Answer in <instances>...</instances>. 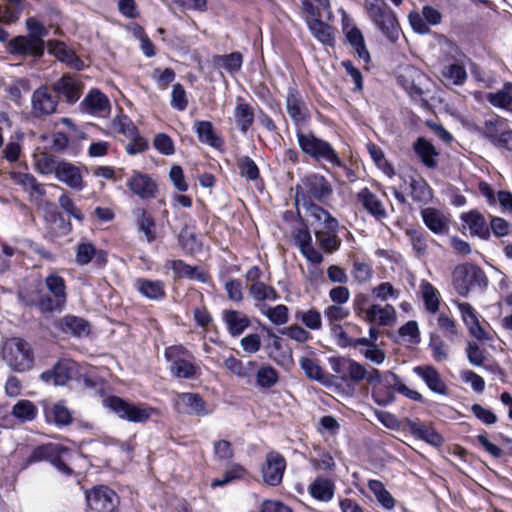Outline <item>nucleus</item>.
I'll return each instance as SVG.
<instances>
[{
  "mask_svg": "<svg viewBox=\"0 0 512 512\" xmlns=\"http://www.w3.org/2000/svg\"><path fill=\"white\" fill-rule=\"evenodd\" d=\"M452 284L459 295L466 297L472 290L486 287L487 278L478 266L465 263L454 268Z\"/></svg>",
  "mask_w": 512,
  "mask_h": 512,
  "instance_id": "nucleus-5",
  "label": "nucleus"
},
{
  "mask_svg": "<svg viewBox=\"0 0 512 512\" xmlns=\"http://www.w3.org/2000/svg\"><path fill=\"white\" fill-rule=\"evenodd\" d=\"M127 186L143 200L152 199L156 196L157 185L147 174L135 172L128 180Z\"/></svg>",
  "mask_w": 512,
  "mask_h": 512,
  "instance_id": "nucleus-18",
  "label": "nucleus"
},
{
  "mask_svg": "<svg viewBox=\"0 0 512 512\" xmlns=\"http://www.w3.org/2000/svg\"><path fill=\"white\" fill-rule=\"evenodd\" d=\"M212 63L216 68H223L233 75L240 71L243 64V57L239 52H232L227 55H215L212 58Z\"/></svg>",
  "mask_w": 512,
  "mask_h": 512,
  "instance_id": "nucleus-45",
  "label": "nucleus"
},
{
  "mask_svg": "<svg viewBox=\"0 0 512 512\" xmlns=\"http://www.w3.org/2000/svg\"><path fill=\"white\" fill-rule=\"evenodd\" d=\"M222 319L233 337L241 335L250 326V319L240 311L225 310L222 313Z\"/></svg>",
  "mask_w": 512,
  "mask_h": 512,
  "instance_id": "nucleus-31",
  "label": "nucleus"
},
{
  "mask_svg": "<svg viewBox=\"0 0 512 512\" xmlns=\"http://www.w3.org/2000/svg\"><path fill=\"white\" fill-rule=\"evenodd\" d=\"M239 174L246 179L253 181L259 178V168L255 161L249 156H241L237 159Z\"/></svg>",
  "mask_w": 512,
  "mask_h": 512,
  "instance_id": "nucleus-62",
  "label": "nucleus"
},
{
  "mask_svg": "<svg viewBox=\"0 0 512 512\" xmlns=\"http://www.w3.org/2000/svg\"><path fill=\"white\" fill-rule=\"evenodd\" d=\"M363 320L379 326H390L396 320V311L392 305H379L372 304L369 306L366 315L363 316Z\"/></svg>",
  "mask_w": 512,
  "mask_h": 512,
  "instance_id": "nucleus-23",
  "label": "nucleus"
},
{
  "mask_svg": "<svg viewBox=\"0 0 512 512\" xmlns=\"http://www.w3.org/2000/svg\"><path fill=\"white\" fill-rule=\"evenodd\" d=\"M165 267L171 268L177 278H188L206 282L207 275L198 269L197 266H190L182 260H167Z\"/></svg>",
  "mask_w": 512,
  "mask_h": 512,
  "instance_id": "nucleus-34",
  "label": "nucleus"
},
{
  "mask_svg": "<svg viewBox=\"0 0 512 512\" xmlns=\"http://www.w3.org/2000/svg\"><path fill=\"white\" fill-rule=\"evenodd\" d=\"M44 50V46H41L29 36H17L8 43V51L13 55L40 57Z\"/></svg>",
  "mask_w": 512,
  "mask_h": 512,
  "instance_id": "nucleus-20",
  "label": "nucleus"
},
{
  "mask_svg": "<svg viewBox=\"0 0 512 512\" xmlns=\"http://www.w3.org/2000/svg\"><path fill=\"white\" fill-rule=\"evenodd\" d=\"M81 107L89 114L107 116L110 112V102L105 94L99 90L90 91L82 100Z\"/></svg>",
  "mask_w": 512,
  "mask_h": 512,
  "instance_id": "nucleus-22",
  "label": "nucleus"
},
{
  "mask_svg": "<svg viewBox=\"0 0 512 512\" xmlns=\"http://www.w3.org/2000/svg\"><path fill=\"white\" fill-rule=\"evenodd\" d=\"M346 38L358 57L367 63L370 60V54L366 48L362 32L357 27H352L346 32Z\"/></svg>",
  "mask_w": 512,
  "mask_h": 512,
  "instance_id": "nucleus-53",
  "label": "nucleus"
},
{
  "mask_svg": "<svg viewBox=\"0 0 512 512\" xmlns=\"http://www.w3.org/2000/svg\"><path fill=\"white\" fill-rule=\"evenodd\" d=\"M32 113L36 117L50 115L56 111L58 96L47 86L36 89L31 97Z\"/></svg>",
  "mask_w": 512,
  "mask_h": 512,
  "instance_id": "nucleus-12",
  "label": "nucleus"
},
{
  "mask_svg": "<svg viewBox=\"0 0 512 512\" xmlns=\"http://www.w3.org/2000/svg\"><path fill=\"white\" fill-rule=\"evenodd\" d=\"M26 28L28 36L38 44L45 47L44 38L48 35V29L34 17L26 19Z\"/></svg>",
  "mask_w": 512,
  "mask_h": 512,
  "instance_id": "nucleus-61",
  "label": "nucleus"
},
{
  "mask_svg": "<svg viewBox=\"0 0 512 512\" xmlns=\"http://www.w3.org/2000/svg\"><path fill=\"white\" fill-rule=\"evenodd\" d=\"M164 357L170 363V373L176 378L193 379L200 372L194 355L182 345L167 347Z\"/></svg>",
  "mask_w": 512,
  "mask_h": 512,
  "instance_id": "nucleus-3",
  "label": "nucleus"
},
{
  "mask_svg": "<svg viewBox=\"0 0 512 512\" xmlns=\"http://www.w3.org/2000/svg\"><path fill=\"white\" fill-rule=\"evenodd\" d=\"M103 405L119 419L132 423H145L156 413V410L146 403L130 402L118 396L105 398Z\"/></svg>",
  "mask_w": 512,
  "mask_h": 512,
  "instance_id": "nucleus-2",
  "label": "nucleus"
},
{
  "mask_svg": "<svg viewBox=\"0 0 512 512\" xmlns=\"http://www.w3.org/2000/svg\"><path fill=\"white\" fill-rule=\"evenodd\" d=\"M466 78V70L459 63L448 64L441 71V79L447 85H462Z\"/></svg>",
  "mask_w": 512,
  "mask_h": 512,
  "instance_id": "nucleus-50",
  "label": "nucleus"
},
{
  "mask_svg": "<svg viewBox=\"0 0 512 512\" xmlns=\"http://www.w3.org/2000/svg\"><path fill=\"white\" fill-rule=\"evenodd\" d=\"M409 431L417 438L434 446L441 445L443 439L430 425L418 420H407Z\"/></svg>",
  "mask_w": 512,
  "mask_h": 512,
  "instance_id": "nucleus-33",
  "label": "nucleus"
},
{
  "mask_svg": "<svg viewBox=\"0 0 512 512\" xmlns=\"http://www.w3.org/2000/svg\"><path fill=\"white\" fill-rule=\"evenodd\" d=\"M506 121L500 117H491L485 120L483 134L492 143L496 144L500 136L505 132Z\"/></svg>",
  "mask_w": 512,
  "mask_h": 512,
  "instance_id": "nucleus-55",
  "label": "nucleus"
},
{
  "mask_svg": "<svg viewBox=\"0 0 512 512\" xmlns=\"http://www.w3.org/2000/svg\"><path fill=\"white\" fill-rule=\"evenodd\" d=\"M426 80L425 74L414 66L405 65L399 68L397 82L411 98H422Z\"/></svg>",
  "mask_w": 512,
  "mask_h": 512,
  "instance_id": "nucleus-9",
  "label": "nucleus"
},
{
  "mask_svg": "<svg viewBox=\"0 0 512 512\" xmlns=\"http://www.w3.org/2000/svg\"><path fill=\"white\" fill-rule=\"evenodd\" d=\"M421 290L425 307L428 312L435 314L439 309L440 293L429 282L421 284Z\"/></svg>",
  "mask_w": 512,
  "mask_h": 512,
  "instance_id": "nucleus-58",
  "label": "nucleus"
},
{
  "mask_svg": "<svg viewBox=\"0 0 512 512\" xmlns=\"http://www.w3.org/2000/svg\"><path fill=\"white\" fill-rule=\"evenodd\" d=\"M255 378L258 387L269 389L278 382L279 375L273 367L264 365L257 370Z\"/></svg>",
  "mask_w": 512,
  "mask_h": 512,
  "instance_id": "nucleus-57",
  "label": "nucleus"
},
{
  "mask_svg": "<svg viewBox=\"0 0 512 512\" xmlns=\"http://www.w3.org/2000/svg\"><path fill=\"white\" fill-rule=\"evenodd\" d=\"M296 205H300L301 196L303 198V202L311 203L310 201L305 199L307 196L310 199L316 200H324L328 198L332 193V187L327 179L318 174H312L307 176L302 184L297 186L296 188ZM304 206V203H302Z\"/></svg>",
  "mask_w": 512,
  "mask_h": 512,
  "instance_id": "nucleus-8",
  "label": "nucleus"
},
{
  "mask_svg": "<svg viewBox=\"0 0 512 512\" xmlns=\"http://www.w3.org/2000/svg\"><path fill=\"white\" fill-rule=\"evenodd\" d=\"M414 150L423 164L428 168L436 166L435 157L438 155L434 146L424 138H418L414 144Z\"/></svg>",
  "mask_w": 512,
  "mask_h": 512,
  "instance_id": "nucleus-52",
  "label": "nucleus"
},
{
  "mask_svg": "<svg viewBox=\"0 0 512 512\" xmlns=\"http://www.w3.org/2000/svg\"><path fill=\"white\" fill-rule=\"evenodd\" d=\"M464 227L468 228L470 234L481 239H488L490 235L489 226L484 216L477 211H470L461 215Z\"/></svg>",
  "mask_w": 512,
  "mask_h": 512,
  "instance_id": "nucleus-29",
  "label": "nucleus"
},
{
  "mask_svg": "<svg viewBox=\"0 0 512 512\" xmlns=\"http://www.w3.org/2000/svg\"><path fill=\"white\" fill-rule=\"evenodd\" d=\"M409 185L411 188V197L414 201L427 204L432 200V189L423 178H411Z\"/></svg>",
  "mask_w": 512,
  "mask_h": 512,
  "instance_id": "nucleus-51",
  "label": "nucleus"
},
{
  "mask_svg": "<svg viewBox=\"0 0 512 512\" xmlns=\"http://www.w3.org/2000/svg\"><path fill=\"white\" fill-rule=\"evenodd\" d=\"M112 128L128 138H135L137 128L134 123L125 115L117 116L112 121Z\"/></svg>",
  "mask_w": 512,
  "mask_h": 512,
  "instance_id": "nucleus-64",
  "label": "nucleus"
},
{
  "mask_svg": "<svg viewBox=\"0 0 512 512\" xmlns=\"http://www.w3.org/2000/svg\"><path fill=\"white\" fill-rule=\"evenodd\" d=\"M88 506L94 512H113L118 505L117 494L107 486H98L86 494Z\"/></svg>",
  "mask_w": 512,
  "mask_h": 512,
  "instance_id": "nucleus-10",
  "label": "nucleus"
},
{
  "mask_svg": "<svg viewBox=\"0 0 512 512\" xmlns=\"http://www.w3.org/2000/svg\"><path fill=\"white\" fill-rule=\"evenodd\" d=\"M457 307L469 333L477 340H488V333L481 327L476 310L467 302H459Z\"/></svg>",
  "mask_w": 512,
  "mask_h": 512,
  "instance_id": "nucleus-17",
  "label": "nucleus"
},
{
  "mask_svg": "<svg viewBox=\"0 0 512 512\" xmlns=\"http://www.w3.org/2000/svg\"><path fill=\"white\" fill-rule=\"evenodd\" d=\"M300 366L308 378L316 380L320 383H327L328 376L325 374L316 360L303 357L300 360Z\"/></svg>",
  "mask_w": 512,
  "mask_h": 512,
  "instance_id": "nucleus-56",
  "label": "nucleus"
},
{
  "mask_svg": "<svg viewBox=\"0 0 512 512\" xmlns=\"http://www.w3.org/2000/svg\"><path fill=\"white\" fill-rule=\"evenodd\" d=\"M45 417L48 423L56 426H67L72 422V414L63 402L54 403L44 408Z\"/></svg>",
  "mask_w": 512,
  "mask_h": 512,
  "instance_id": "nucleus-36",
  "label": "nucleus"
},
{
  "mask_svg": "<svg viewBox=\"0 0 512 512\" xmlns=\"http://www.w3.org/2000/svg\"><path fill=\"white\" fill-rule=\"evenodd\" d=\"M60 327L64 332L71 333L74 336H85L90 332L89 323L83 318L67 315L60 321Z\"/></svg>",
  "mask_w": 512,
  "mask_h": 512,
  "instance_id": "nucleus-49",
  "label": "nucleus"
},
{
  "mask_svg": "<svg viewBox=\"0 0 512 512\" xmlns=\"http://www.w3.org/2000/svg\"><path fill=\"white\" fill-rule=\"evenodd\" d=\"M308 491L316 500L328 502L334 495V484L329 479L317 477L309 485Z\"/></svg>",
  "mask_w": 512,
  "mask_h": 512,
  "instance_id": "nucleus-42",
  "label": "nucleus"
},
{
  "mask_svg": "<svg viewBox=\"0 0 512 512\" xmlns=\"http://www.w3.org/2000/svg\"><path fill=\"white\" fill-rule=\"evenodd\" d=\"M325 19H312L306 21L312 35L324 45L334 44V30L324 22Z\"/></svg>",
  "mask_w": 512,
  "mask_h": 512,
  "instance_id": "nucleus-39",
  "label": "nucleus"
},
{
  "mask_svg": "<svg viewBox=\"0 0 512 512\" xmlns=\"http://www.w3.org/2000/svg\"><path fill=\"white\" fill-rule=\"evenodd\" d=\"M249 294L255 301V307L257 309L260 303L266 304V301L274 302L280 298L278 292L272 286L266 285L264 282L251 283Z\"/></svg>",
  "mask_w": 512,
  "mask_h": 512,
  "instance_id": "nucleus-37",
  "label": "nucleus"
},
{
  "mask_svg": "<svg viewBox=\"0 0 512 512\" xmlns=\"http://www.w3.org/2000/svg\"><path fill=\"white\" fill-rule=\"evenodd\" d=\"M294 241L301 254L309 262L314 265H319L323 262V255L314 247L311 233L307 228L297 229L294 233Z\"/></svg>",
  "mask_w": 512,
  "mask_h": 512,
  "instance_id": "nucleus-15",
  "label": "nucleus"
},
{
  "mask_svg": "<svg viewBox=\"0 0 512 512\" xmlns=\"http://www.w3.org/2000/svg\"><path fill=\"white\" fill-rule=\"evenodd\" d=\"M45 284L52 296H41L37 302L39 308L46 312L62 310L66 303V285L64 279L57 273H50Z\"/></svg>",
  "mask_w": 512,
  "mask_h": 512,
  "instance_id": "nucleus-7",
  "label": "nucleus"
},
{
  "mask_svg": "<svg viewBox=\"0 0 512 512\" xmlns=\"http://www.w3.org/2000/svg\"><path fill=\"white\" fill-rule=\"evenodd\" d=\"M173 401L175 409L181 414L203 417L211 412L197 393H177Z\"/></svg>",
  "mask_w": 512,
  "mask_h": 512,
  "instance_id": "nucleus-11",
  "label": "nucleus"
},
{
  "mask_svg": "<svg viewBox=\"0 0 512 512\" xmlns=\"http://www.w3.org/2000/svg\"><path fill=\"white\" fill-rule=\"evenodd\" d=\"M2 356L6 364L15 371L23 372L32 367L31 348L21 338L8 339L4 343Z\"/></svg>",
  "mask_w": 512,
  "mask_h": 512,
  "instance_id": "nucleus-6",
  "label": "nucleus"
},
{
  "mask_svg": "<svg viewBox=\"0 0 512 512\" xmlns=\"http://www.w3.org/2000/svg\"><path fill=\"white\" fill-rule=\"evenodd\" d=\"M295 320L300 321L306 328L312 331L322 329V316L316 308L297 309L294 314Z\"/></svg>",
  "mask_w": 512,
  "mask_h": 512,
  "instance_id": "nucleus-48",
  "label": "nucleus"
},
{
  "mask_svg": "<svg viewBox=\"0 0 512 512\" xmlns=\"http://www.w3.org/2000/svg\"><path fill=\"white\" fill-rule=\"evenodd\" d=\"M195 132L200 142L205 143L213 148H221L223 140L214 132L212 123L209 121L195 122Z\"/></svg>",
  "mask_w": 512,
  "mask_h": 512,
  "instance_id": "nucleus-44",
  "label": "nucleus"
},
{
  "mask_svg": "<svg viewBox=\"0 0 512 512\" xmlns=\"http://www.w3.org/2000/svg\"><path fill=\"white\" fill-rule=\"evenodd\" d=\"M179 245L188 254H194L201 250L202 243L197 235L187 227H184L179 234Z\"/></svg>",
  "mask_w": 512,
  "mask_h": 512,
  "instance_id": "nucleus-59",
  "label": "nucleus"
},
{
  "mask_svg": "<svg viewBox=\"0 0 512 512\" xmlns=\"http://www.w3.org/2000/svg\"><path fill=\"white\" fill-rule=\"evenodd\" d=\"M285 468L284 457L276 451H270L261 468L264 482L270 486H277L282 481Z\"/></svg>",
  "mask_w": 512,
  "mask_h": 512,
  "instance_id": "nucleus-13",
  "label": "nucleus"
},
{
  "mask_svg": "<svg viewBox=\"0 0 512 512\" xmlns=\"http://www.w3.org/2000/svg\"><path fill=\"white\" fill-rule=\"evenodd\" d=\"M76 373V363L69 359L59 360L52 369L40 375L41 380L56 386H64Z\"/></svg>",
  "mask_w": 512,
  "mask_h": 512,
  "instance_id": "nucleus-14",
  "label": "nucleus"
},
{
  "mask_svg": "<svg viewBox=\"0 0 512 512\" xmlns=\"http://www.w3.org/2000/svg\"><path fill=\"white\" fill-rule=\"evenodd\" d=\"M53 90L57 96L62 95L73 104L80 98L81 84L75 77L65 74L53 84Z\"/></svg>",
  "mask_w": 512,
  "mask_h": 512,
  "instance_id": "nucleus-27",
  "label": "nucleus"
},
{
  "mask_svg": "<svg viewBox=\"0 0 512 512\" xmlns=\"http://www.w3.org/2000/svg\"><path fill=\"white\" fill-rule=\"evenodd\" d=\"M234 119L242 133H246L254 122V111L252 107L238 98L234 109Z\"/></svg>",
  "mask_w": 512,
  "mask_h": 512,
  "instance_id": "nucleus-43",
  "label": "nucleus"
},
{
  "mask_svg": "<svg viewBox=\"0 0 512 512\" xmlns=\"http://www.w3.org/2000/svg\"><path fill=\"white\" fill-rule=\"evenodd\" d=\"M133 215L136 218L139 231L144 234L146 241L148 243L155 241L157 234L155 231L156 223L154 218L143 208H136L133 211Z\"/></svg>",
  "mask_w": 512,
  "mask_h": 512,
  "instance_id": "nucleus-40",
  "label": "nucleus"
},
{
  "mask_svg": "<svg viewBox=\"0 0 512 512\" xmlns=\"http://www.w3.org/2000/svg\"><path fill=\"white\" fill-rule=\"evenodd\" d=\"M11 414L21 422H30L37 417L38 409L32 401L22 399L13 406Z\"/></svg>",
  "mask_w": 512,
  "mask_h": 512,
  "instance_id": "nucleus-54",
  "label": "nucleus"
},
{
  "mask_svg": "<svg viewBox=\"0 0 512 512\" xmlns=\"http://www.w3.org/2000/svg\"><path fill=\"white\" fill-rule=\"evenodd\" d=\"M413 371L422 378L431 391L441 395L447 394V387L434 367L429 365L416 366Z\"/></svg>",
  "mask_w": 512,
  "mask_h": 512,
  "instance_id": "nucleus-30",
  "label": "nucleus"
},
{
  "mask_svg": "<svg viewBox=\"0 0 512 512\" xmlns=\"http://www.w3.org/2000/svg\"><path fill=\"white\" fill-rule=\"evenodd\" d=\"M224 366L233 374L238 377L246 378L251 375L252 368L255 366V362L249 361L244 364L237 358L230 356L225 359Z\"/></svg>",
  "mask_w": 512,
  "mask_h": 512,
  "instance_id": "nucleus-60",
  "label": "nucleus"
},
{
  "mask_svg": "<svg viewBox=\"0 0 512 512\" xmlns=\"http://www.w3.org/2000/svg\"><path fill=\"white\" fill-rule=\"evenodd\" d=\"M479 189L490 206L499 207L502 213H512L511 192L502 190L495 192L490 185L485 182L479 184Z\"/></svg>",
  "mask_w": 512,
  "mask_h": 512,
  "instance_id": "nucleus-21",
  "label": "nucleus"
},
{
  "mask_svg": "<svg viewBox=\"0 0 512 512\" xmlns=\"http://www.w3.org/2000/svg\"><path fill=\"white\" fill-rule=\"evenodd\" d=\"M486 99L492 106L512 112V83L506 82L501 89L488 93Z\"/></svg>",
  "mask_w": 512,
  "mask_h": 512,
  "instance_id": "nucleus-38",
  "label": "nucleus"
},
{
  "mask_svg": "<svg viewBox=\"0 0 512 512\" xmlns=\"http://www.w3.org/2000/svg\"><path fill=\"white\" fill-rule=\"evenodd\" d=\"M9 177L14 184L21 186L25 192L29 193L31 201H39L45 195L44 185L38 183L32 174L12 171Z\"/></svg>",
  "mask_w": 512,
  "mask_h": 512,
  "instance_id": "nucleus-19",
  "label": "nucleus"
},
{
  "mask_svg": "<svg viewBox=\"0 0 512 512\" xmlns=\"http://www.w3.org/2000/svg\"><path fill=\"white\" fill-rule=\"evenodd\" d=\"M425 225L435 234H446L449 230V220L438 210L426 208L421 212Z\"/></svg>",
  "mask_w": 512,
  "mask_h": 512,
  "instance_id": "nucleus-35",
  "label": "nucleus"
},
{
  "mask_svg": "<svg viewBox=\"0 0 512 512\" xmlns=\"http://www.w3.org/2000/svg\"><path fill=\"white\" fill-rule=\"evenodd\" d=\"M287 113L295 123L304 121L308 117L306 103L295 87H289L286 96Z\"/></svg>",
  "mask_w": 512,
  "mask_h": 512,
  "instance_id": "nucleus-25",
  "label": "nucleus"
},
{
  "mask_svg": "<svg viewBox=\"0 0 512 512\" xmlns=\"http://www.w3.org/2000/svg\"><path fill=\"white\" fill-rule=\"evenodd\" d=\"M136 285L138 291L148 299L160 300L165 296L164 284L160 280L138 279Z\"/></svg>",
  "mask_w": 512,
  "mask_h": 512,
  "instance_id": "nucleus-47",
  "label": "nucleus"
},
{
  "mask_svg": "<svg viewBox=\"0 0 512 512\" xmlns=\"http://www.w3.org/2000/svg\"><path fill=\"white\" fill-rule=\"evenodd\" d=\"M75 261L81 266L93 261L95 265L103 267L107 263V253L102 249H97L89 241H82L77 246Z\"/></svg>",
  "mask_w": 512,
  "mask_h": 512,
  "instance_id": "nucleus-16",
  "label": "nucleus"
},
{
  "mask_svg": "<svg viewBox=\"0 0 512 512\" xmlns=\"http://www.w3.org/2000/svg\"><path fill=\"white\" fill-rule=\"evenodd\" d=\"M244 475L245 469L239 464H234L223 473L222 477L213 479L211 486L213 488L222 487L236 479L242 478Z\"/></svg>",
  "mask_w": 512,
  "mask_h": 512,
  "instance_id": "nucleus-63",
  "label": "nucleus"
},
{
  "mask_svg": "<svg viewBox=\"0 0 512 512\" xmlns=\"http://www.w3.org/2000/svg\"><path fill=\"white\" fill-rule=\"evenodd\" d=\"M62 160L52 154L41 152L34 155L35 170L41 175L54 174L55 176Z\"/></svg>",
  "mask_w": 512,
  "mask_h": 512,
  "instance_id": "nucleus-41",
  "label": "nucleus"
},
{
  "mask_svg": "<svg viewBox=\"0 0 512 512\" xmlns=\"http://www.w3.org/2000/svg\"><path fill=\"white\" fill-rule=\"evenodd\" d=\"M302 11L306 21L312 19L331 20L333 18L329 0H303Z\"/></svg>",
  "mask_w": 512,
  "mask_h": 512,
  "instance_id": "nucleus-28",
  "label": "nucleus"
},
{
  "mask_svg": "<svg viewBox=\"0 0 512 512\" xmlns=\"http://www.w3.org/2000/svg\"><path fill=\"white\" fill-rule=\"evenodd\" d=\"M358 199L365 210L375 217L376 220L382 221L387 218V212L382 201L368 188H364L359 192Z\"/></svg>",
  "mask_w": 512,
  "mask_h": 512,
  "instance_id": "nucleus-32",
  "label": "nucleus"
},
{
  "mask_svg": "<svg viewBox=\"0 0 512 512\" xmlns=\"http://www.w3.org/2000/svg\"><path fill=\"white\" fill-rule=\"evenodd\" d=\"M258 311L266 316L269 321L275 325H284L289 320V309L286 305L279 304L274 307L268 304H259Z\"/></svg>",
  "mask_w": 512,
  "mask_h": 512,
  "instance_id": "nucleus-46",
  "label": "nucleus"
},
{
  "mask_svg": "<svg viewBox=\"0 0 512 512\" xmlns=\"http://www.w3.org/2000/svg\"><path fill=\"white\" fill-rule=\"evenodd\" d=\"M55 178L71 189L81 191L84 188V181L80 168L68 161L62 160Z\"/></svg>",
  "mask_w": 512,
  "mask_h": 512,
  "instance_id": "nucleus-24",
  "label": "nucleus"
},
{
  "mask_svg": "<svg viewBox=\"0 0 512 512\" xmlns=\"http://www.w3.org/2000/svg\"><path fill=\"white\" fill-rule=\"evenodd\" d=\"M296 136L298 145L302 152L311 158L317 161L328 162L331 165L341 164V159L338 153L329 142L316 137L311 132L305 133L298 131Z\"/></svg>",
  "mask_w": 512,
  "mask_h": 512,
  "instance_id": "nucleus-4",
  "label": "nucleus"
},
{
  "mask_svg": "<svg viewBox=\"0 0 512 512\" xmlns=\"http://www.w3.org/2000/svg\"><path fill=\"white\" fill-rule=\"evenodd\" d=\"M47 46L49 52L61 62L76 70L83 69L84 62L64 42L53 40Z\"/></svg>",
  "mask_w": 512,
  "mask_h": 512,
  "instance_id": "nucleus-26",
  "label": "nucleus"
},
{
  "mask_svg": "<svg viewBox=\"0 0 512 512\" xmlns=\"http://www.w3.org/2000/svg\"><path fill=\"white\" fill-rule=\"evenodd\" d=\"M304 210L312 219L314 235L320 248L327 254L338 251L341 246V239L337 236L338 220L315 203L304 202Z\"/></svg>",
  "mask_w": 512,
  "mask_h": 512,
  "instance_id": "nucleus-1",
  "label": "nucleus"
}]
</instances>
